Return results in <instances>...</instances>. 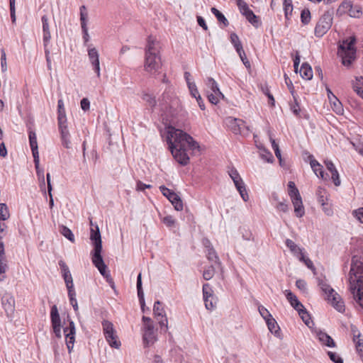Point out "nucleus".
Masks as SVG:
<instances>
[{"label":"nucleus","instance_id":"39","mask_svg":"<svg viewBox=\"0 0 363 363\" xmlns=\"http://www.w3.org/2000/svg\"><path fill=\"white\" fill-rule=\"evenodd\" d=\"M206 84L212 92L216 93V94H221V91L218 87V83L216 80L212 77H208L206 82Z\"/></svg>","mask_w":363,"mask_h":363},{"label":"nucleus","instance_id":"49","mask_svg":"<svg viewBox=\"0 0 363 363\" xmlns=\"http://www.w3.org/2000/svg\"><path fill=\"white\" fill-rule=\"evenodd\" d=\"M236 189H237L238 191L239 192L242 200L244 201H248L249 196H248L247 191L246 190V186H245V183H243V184H241L240 186H238V187H236Z\"/></svg>","mask_w":363,"mask_h":363},{"label":"nucleus","instance_id":"50","mask_svg":"<svg viewBox=\"0 0 363 363\" xmlns=\"http://www.w3.org/2000/svg\"><path fill=\"white\" fill-rule=\"evenodd\" d=\"M60 232L67 240L74 242V235L69 228L66 226H62Z\"/></svg>","mask_w":363,"mask_h":363},{"label":"nucleus","instance_id":"38","mask_svg":"<svg viewBox=\"0 0 363 363\" xmlns=\"http://www.w3.org/2000/svg\"><path fill=\"white\" fill-rule=\"evenodd\" d=\"M353 89L359 96L363 99V77H357L353 83Z\"/></svg>","mask_w":363,"mask_h":363},{"label":"nucleus","instance_id":"28","mask_svg":"<svg viewBox=\"0 0 363 363\" xmlns=\"http://www.w3.org/2000/svg\"><path fill=\"white\" fill-rule=\"evenodd\" d=\"M269 330L277 337L280 336V328L278 325L276 320L271 317L265 320Z\"/></svg>","mask_w":363,"mask_h":363},{"label":"nucleus","instance_id":"55","mask_svg":"<svg viewBox=\"0 0 363 363\" xmlns=\"http://www.w3.org/2000/svg\"><path fill=\"white\" fill-rule=\"evenodd\" d=\"M58 128L60 137L70 135L67 125V122H62V123H58Z\"/></svg>","mask_w":363,"mask_h":363},{"label":"nucleus","instance_id":"41","mask_svg":"<svg viewBox=\"0 0 363 363\" xmlns=\"http://www.w3.org/2000/svg\"><path fill=\"white\" fill-rule=\"evenodd\" d=\"M319 285L321 289L328 295V300L330 301L331 296H333L335 293H336L335 290L332 289L330 285L324 283L323 281L320 282Z\"/></svg>","mask_w":363,"mask_h":363},{"label":"nucleus","instance_id":"47","mask_svg":"<svg viewBox=\"0 0 363 363\" xmlns=\"http://www.w3.org/2000/svg\"><path fill=\"white\" fill-rule=\"evenodd\" d=\"M348 13L352 18H359L362 14V8L359 5L352 6Z\"/></svg>","mask_w":363,"mask_h":363},{"label":"nucleus","instance_id":"36","mask_svg":"<svg viewBox=\"0 0 363 363\" xmlns=\"http://www.w3.org/2000/svg\"><path fill=\"white\" fill-rule=\"evenodd\" d=\"M297 312L298 313V315H300L302 320L308 327L310 328L311 324H313L309 313L306 311L304 306L303 308L299 309Z\"/></svg>","mask_w":363,"mask_h":363},{"label":"nucleus","instance_id":"3","mask_svg":"<svg viewBox=\"0 0 363 363\" xmlns=\"http://www.w3.org/2000/svg\"><path fill=\"white\" fill-rule=\"evenodd\" d=\"M162 68L160 43L152 36H149L145 48L144 69L152 76H156Z\"/></svg>","mask_w":363,"mask_h":363},{"label":"nucleus","instance_id":"27","mask_svg":"<svg viewBox=\"0 0 363 363\" xmlns=\"http://www.w3.org/2000/svg\"><path fill=\"white\" fill-rule=\"evenodd\" d=\"M299 73L301 77L306 80H310L313 77V70L311 67L306 62L302 64L300 67Z\"/></svg>","mask_w":363,"mask_h":363},{"label":"nucleus","instance_id":"11","mask_svg":"<svg viewBox=\"0 0 363 363\" xmlns=\"http://www.w3.org/2000/svg\"><path fill=\"white\" fill-rule=\"evenodd\" d=\"M162 194L172 203L176 211H180L183 209V202L181 198L172 190L162 185L160 186Z\"/></svg>","mask_w":363,"mask_h":363},{"label":"nucleus","instance_id":"20","mask_svg":"<svg viewBox=\"0 0 363 363\" xmlns=\"http://www.w3.org/2000/svg\"><path fill=\"white\" fill-rule=\"evenodd\" d=\"M42 27H43V47H48L51 35L50 31V26L48 23V18L46 15L41 17Z\"/></svg>","mask_w":363,"mask_h":363},{"label":"nucleus","instance_id":"13","mask_svg":"<svg viewBox=\"0 0 363 363\" xmlns=\"http://www.w3.org/2000/svg\"><path fill=\"white\" fill-rule=\"evenodd\" d=\"M65 335V342L68 352L70 354L72 351L75 340V325L72 320L69 321V325L64 328Z\"/></svg>","mask_w":363,"mask_h":363},{"label":"nucleus","instance_id":"21","mask_svg":"<svg viewBox=\"0 0 363 363\" xmlns=\"http://www.w3.org/2000/svg\"><path fill=\"white\" fill-rule=\"evenodd\" d=\"M285 296L291 306L298 311L299 309L303 308V305L298 301L297 296L293 294L290 290H285Z\"/></svg>","mask_w":363,"mask_h":363},{"label":"nucleus","instance_id":"35","mask_svg":"<svg viewBox=\"0 0 363 363\" xmlns=\"http://www.w3.org/2000/svg\"><path fill=\"white\" fill-rule=\"evenodd\" d=\"M316 196L318 201L321 204L322 206L327 205L328 196L327 191L324 188L318 187L316 191Z\"/></svg>","mask_w":363,"mask_h":363},{"label":"nucleus","instance_id":"52","mask_svg":"<svg viewBox=\"0 0 363 363\" xmlns=\"http://www.w3.org/2000/svg\"><path fill=\"white\" fill-rule=\"evenodd\" d=\"M214 268L213 266L208 267L207 269H206L203 272V277L205 280H210L212 279V277L214 275Z\"/></svg>","mask_w":363,"mask_h":363},{"label":"nucleus","instance_id":"61","mask_svg":"<svg viewBox=\"0 0 363 363\" xmlns=\"http://www.w3.org/2000/svg\"><path fill=\"white\" fill-rule=\"evenodd\" d=\"M290 108H291V111H292V113L296 116L300 117L301 108H300L298 103L297 102V101L296 99H295L294 104H291Z\"/></svg>","mask_w":363,"mask_h":363},{"label":"nucleus","instance_id":"14","mask_svg":"<svg viewBox=\"0 0 363 363\" xmlns=\"http://www.w3.org/2000/svg\"><path fill=\"white\" fill-rule=\"evenodd\" d=\"M50 320L55 336L58 338L61 337V320L56 305H53L51 307Z\"/></svg>","mask_w":363,"mask_h":363},{"label":"nucleus","instance_id":"48","mask_svg":"<svg viewBox=\"0 0 363 363\" xmlns=\"http://www.w3.org/2000/svg\"><path fill=\"white\" fill-rule=\"evenodd\" d=\"M274 207L278 211L283 213H288L289 211V205L286 203L284 200L282 201H278Z\"/></svg>","mask_w":363,"mask_h":363},{"label":"nucleus","instance_id":"62","mask_svg":"<svg viewBox=\"0 0 363 363\" xmlns=\"http://www.w3.org/2000/svg\"><path fill=\"white\" fill-rule=\"evenodd\" d=\"M162 222L167 227H173L175 224V220L172 216H167L164 217Z\"/></svg>","mask_w":363,"mask_h":363},{"label":"nucleus","instance_id":"53","mask_svg":"<svg viewBox=\"0 0 363 363\" xmlns=\"http://www.w3.org/2000/svg\"><path fill=\"white\" fill-rule=\"evenodd\" d=\"M298 257L300 261L304 262L308 269H314L313 262L308 257H306L303 252L301 253Z\"/></svg>","mask_w":363,"mask_h":363},{"label":"nucleus","instance_id":"57","mask_svg":"<svg viewBox=\"0 0 363 363\" xmlns=\"http://www.w3.org/2000/svg\"><path fill=\"white\" fill-rule=\"evenodd\" d=\"M328 354L330 360L334 363H343V359L337 353L329 351Z\"/></svg>","mask_w":363,"mask_h":363},{"label":"nucleus","instance_id":"46","mask_svg":"<svg viewBox=\"0 0 363 363\" xmlns=\"http://www.w3.org/2000/svg\"><path fill=\"white\" fill-rule=\"evenodd\" d=\"M9 218V212L5 203H0V220H6Z\"/></svg>","mask_w":363,"mask_h":363},{"label":"nucleus","instance_id":"8","mask_svg":"<svg viewBox=\"0 0 363 363\" xmlns=\"http://www.w3.org/2000/svg\"><path fill=\"white\" fill-rule=\"evenodd\" d=\"M239 11L242 16L255 28H259L262 23L259 16L249 8L248 5L243 0H236Z\"/></svg>","mask_w":363,"mask_h":363},{"label":"nucleus","instance_id":"59","mask_svg":"<svg viewBox=\"0 0 363 363\" xmlns=\"http://www.w3.org/2000/svg\"><path fill=\"white\" fill-rule=\"evenodd\" d=\"M331 179L336 186H339L340 185L341 181L340 179L339 173L337 169L331 172Z\"/></svg>","mask_w":363,"mask_h":363},{"label":"nucleus","instance_id":"9","mask_svg":"<svg viewBox=\"0 0 363 363\" xmlns=\"http://www.w3.org/2000/svg\"><path fill=\"white\" fill-rule=\"evenodd\" d=\"M153 313L155 318L157 320L160 330L166 332L168 329V320L166 316L162 303L160 301H156L153 306Z\"/></svg>","mask_w":363,"mask_h":363},{"label":"nucleus","instance_id":"60","mask_svg":"<svg viewBox=\"0 0 363 363\" xmlns=\"http://www.w3.org/2000/svg\"><path fill=\"white\" fill-rule=\"evenodd\" d=\"M172 93L170 89H166L162 96V101L163 104H168L169 101L171 100Z\"/></svg>","mask_w":363,"mask_h":363},{"label":"nucleus","instance_id":"45","mask_svg":"<svg viewBox=\"0 0 363 363\" xmlns=\"http://www.w3.org/2000/svg\"><path fill=\"white\" fill-rule=\"evenodd\" d=\"M311 18V12L308 9H305L302 10L301 13V23L304 25H307L309 23Z\"/></svg>","mask_w":363,"mask_h":363},{"label":"nucleus","instance_id":"17","mask_svg":"<svg viewBox=\"0 0 363 363\" xmlns=\"http://www.w3.org/2000/svg\"><path fill=\"white\" fill-rule=\"evenodd\" d=\"M1 304L7 315H11L15 310V299L10 294H4L1 297Z\"/></svg>","mask_w":363,"mask_h":363},{"label":"nucleus","instance_id":"4","mask_svg":"<svg viewBox=\"0 0 363 363\" xmlns=\"http://www.w3.org/2000/svg\"><path fill=\"white\" fill-rule=\"evenodd\" d=\"M355 43L356 38L352 35L343 40L338 47L337 54L342 58V63L345 66H350L356 58Z\"/></svg>","mask_w":363,"mask_h":363},{"label":"nucleus","instance_id":"42","mask_svg":"<svg viewBox=\"0 0 363 363\" xmlns=\"http://www.w3.org/2000/svg\"><path fill=\"white\" fill-rule=\"evenodd\" d=\"M68 297L69 299V303L72 306L74 311L77 313L79 310L77 301L76 298V293L74 290H69L68 291Z\"/></svg>","mask_w":363,"mask_h":363},{"label":"nucleus","instance_id":"54","mask_svg":"<svg viewBox=\"0 0 363 363\" xmlns=\"http://www.w3.org/2000/svg\"><path fill=\"white\" fill-rule=\"evenodd\" d=\"M258 311L261 316L264 319V320H267V319L272 317V314L269 312V311L263 306H259L258 307Z\"/></svg>","mask_w":363,"mask_h":363},{"label":"nucleus","instance_id":"33","mask_svg":"<svg viewBox=\"0 0 363 363\" xmlns=\"http://www.w3.org/2000/svg\"><path fill=\"white\" fill-rule=\"evenodd\" d=\"M257 147L260 150L259 155H260V157L263 160H264L269 163H272L274 161V157H273L272 154L267 149H266L262 145H257Z\"/></svg>","mask_w":363,"mask_h":363},{"label":"nucleus","instance_id":"44","mask_svg":"<svg viewBox=\"0 0 363 363\" xmlns=\"http://www.w3.org/2000/svg\"><path fill=\"white\" fill-rule=\"evenodd\" d=\"M142 99L152 108H154L157 104L155 97L148 93H144Z\"/></svg>","mask_w":363,"mask_h":363},{"label":"nucleus","instance_id":"22","mask_svg":"<svg viewBox=\"0 0 363 363\" xmlns=\"http://www.w3.org/2000/svg\"><path fill=\"white\" fill-rule=\"evenodd\" d=\"M291 202L294 208L295 216L297 218H302L305 215V208L301 197L293 198V199H291Z\"/></svg>","mask_w":363,"mask_h":363},{"label":"nucleus","instance_id":"29","mask_svg":"<svg viewBox=\"0 0 363 363\" xmlns=\"http://www.w3.org/2000/svg\"><path fill=\"white\" fill-rule=\"evenodd\" d=\"M228 125L233 133L238 134L240 133V126L242 125V120L235 118H229L228 120Z\"/></svg>","mask_w":363,"mask_h":363},{"label":"nucleus","instance_id":"16","mask_svg":"<svg viewBox=\"0 0 363 363\" xmlns=\"http://www.w3.org/2000/svg\"><path fill=\"white\" fill-rule=\"evenodd\" d=\"M58 264L62 271V275L66 284L67 291L74 290L72 277L69 267L63 260H60Z\"/></svg>","mask_w":363,"mask_h":363},{"label":"nucleus","instance_id":"37","mask_svg":"<svg viewBox=\"0 0 363 363\" xmlns=\"http://www.w3.org/2000/svg\"><path fill=\"white\" fill-rule=\"evenodd\" d=\"M8 269V264L6 255H0V281H3L6 276L4 274Z\"/></svg>","mask_w":363,"mask_h":363},{"label":"nucleus","instance_id":"32","mask_svg":"<svg viewBox=\"0 0 363 363\" xmlns=\"http://www.w3.org/2000/svg\"><path fill=\"white\" fill-rule=\"evenodd\" d=\"M283 9L284 12V17L286 21L291 19L292 11H293V4L292 0H284L283 1Z\"/></svg>","mask_w":363,"mask_h":363},{"label":"nucleus","instance_id":"5","mask_svg":"<svg viewBox=\"0 0 363 363\" xmlns=\"http://www.w3.org/2000/svg\"><path fill=\"white\" fill-rule=\"evenodd\" d=\"M90 240L93 245V250L91 252L92 263H102V240L99 226L96 224L94 225L92 220H90Z\"/></svg>","mask_w":363,"mask_h":363},{"label":"nucleus","instance_id":"31","mask_svg":"<svg viewBox=\"0 0 363 363\" xmlns=\"http://www.w3.org/2000/svg\"><path fill=\"white\" fill-rule=\"evenodd\" d=\"M57 121L58 123H62V122H67L65 109L64 108V103L62 99H59L57 101Z\"/></svg>","mask_w":363,"mask_h":363},{"label":"nucleus","instance_id":"12","mask_svg":"<svg viewBox=\"0 0 363 363\" xmlns=\"http://www.w3.org/2000/svg\"><path fill=\"white\" fill-rule=\"evenodd\" d=\"M303 155H307V161L309 162L311 167L315 174L323 180H327L328 174H325L323 166L314 158L313 155L308 151H304Z\"/></svg>","mask_w":363,"mask_h":363},{"label":"nucleus","instance_id":"18","mask_svg":"<svg viewBox=\"0 0 363 363\" xmlns=\"http://www.w3.org/2000/svg\"><path fill=\"white\" fill-rule=\"evenodd\" d=\"M95 267L97 268V269L99 271L100 274L106 279V281L109 284L110 286L115 289V284L113 281V279H112L110 272L107 271V266L104 263V259H102V263H97V262H95V263H93Z\"/></svg>","mask_w":363,"mask_h":363},{"label":"nucleus","instance_id":"10","mask_svg":"<svg viewBox=\"0 0 363 363\" xmlns=\"http://www.w3.org/2000/svg\"><path fill=\"white\" fill-rule=\"evenodd\" d=\"M80 11V23L82 31V38L84 41V45L89 48V46L93 47L91 44H89L90 36L88 33V12L86 10V7L84 5H82L79 7Z\"/></svg>","mask_w":363,"mask_h":363},{"label":"nucleus","instance_id":"58","mask_svg":"<svg viewBox=\"0 0 363 363\" xmlns=\"http://www.w3.org/2000/svg\"><path fill=\"white\" fill-rule=\"evenodd\" d=\"M188 88L192 97L195 98L198 95H200L197 86L194 82L189 83Z\"/></svg>","mask_w":363,"mask_h":363},{"label":"nucleus","instance_id":"15","mask_svg":"<svg viewBox=\"0 0 363 363\" xmlns=\"http://www.w3.org/2000/svg\"><path fill=\"white\" fill-rule=\"evenodd\" d=\"M89 60L93 67L94 72L96 76L99 78L101 76L100 73V64H99V55L96 49L94 47L89 46L87 48Z\"/></svg>","mask_w":363,"mask_h":363},{"label":"nucleus","instance_id":"2","mask_svg":"<svg viewBox=\"0 0 363 363\" xmlns=\"http://www.w3.org/2000/svg\"><path fill=\"white\" fill-rule=\"evenodd\" d=\"M349 289L357 303L363 309V262L353 256L349 274Z\"/></svg>","mask_w":363,"mask_h":363},{"label":"nucleus","instance_id":"6","mask_svg":"<svg viewBox=\"0 0 363 363\" xmlns=\"http://www.w3.org/2000/svg\"><path fill=\"white\" fill-rule=\"evenodd\" d=\"M333 10H328L320 16L314 30L317 38L323 37L330 30L333 24Z\"/></svg>","mask_w":363,"mask_h":363},{"label":"nucleus","instance_id":"24","mask_svg":"<svg viewBox=\"0 0 363 363\" xmlns=\"http://www.w3.org/2000/svg\"><path fill=\"white\" fill-rule=\"evenodd\" d=\"M143 341L145 347L152 345L157 341L155 331H143Z\"/></svg>","mask_w":363,"mask_h":363},{"label":"nucleus","instance_id":"26","mask_svg":"<svg viewBox=\"0 0 363 363\" xmlns=\"http://www.w3.org/2000/svg\"><path fill=\"white\" fill-rule=\"evenodd\" d=\"M318 340L322 344L329 347H334L335 346V341L333 339L328 335L326 333L323 331H318L317 333Z\"/></svg>","mask_w":363,"mask_h":363},{"label":"nucleus","instance_id":"56","mask_svg":"<svg viewBox=\"0 0 363 363\" xmlns=\"http://www.w3.org/2000/svg\"><path fill=\"white\" fill-rule=\"evenodd\" d=\"M33 157V162L35 164V167H37L40 165V160H39V152H38V147L30 148Z\"/></svg>","mask_w":363,"mask_h":363},{"label":"nucleus","instance_id":"19","mask_svg":"<svg viewBox=\"0 0 363 363\" xmlns=\"http://www.w3.org/2000/svg\"><path fill=\"white\" fill-rule=\"evenodd\" d=\"M203 298L205 303V307L207 310H213L212 302H208V298L214 297L213 291L211 285L208 283L203 284L202 287Z\"/></svg>","mask_w":363,"mask_h":363},{"label":"nucleus","instance_id":"43","mask_svg":"<svg viewBox=\"0 0 363 363\" xmlns=\"http://www.w3.org/2000/svg\"><path fill=\"white\" fill-rule=\"evenodd\" d=\"M28 138L30 148L38 147L36 134L30 128L28 129Z\"/></svg>","mask_w":363,"mask_h":363},{"label":"nucleus","instance_id":"25","mask_svg":"<svg viewBox=\"0 0 363 363\" xmlns=\"http://www.w3.org/2000/svg\"><path fill=\"white\" fill-rule=\"evenodd\" d=\"M332 306L340 313H343L345 310V306L343 301L337 293L331 296L330 301Z\"/></svg>","mask_w":363,"mask_h":363},{"label":"nucleus","instance_id":"1","mask_svg":"<svg viewBox=\"0 0 363 363\" xmlns=\"http://www.w3.org/2000/svg\"><path fill=\"white\" fill-rule=\"evenodd\" d=\"M162 136L167 143L175 160L182 166H186L189 162L187 148L191 150L200 148L199 143L190 135L172 126L167 127Z\"/></svg>","mask_w":363,"mask_h":363},{"label":"nucleus","instance_id":"23","mask_svg":"<svg viewBox=\"0 0 363 363\" xmlns=\"http://www.w3.org/2000/svg\"><path fill=\"white\" fill-rule=\"evenodd\" d=\"M142 276L141 273H139L137 277V283H136V287L138 291V296L139 299V302L141 306V310L143 312H145V298H144V293L143 290L142 286Z\"/></svg>","mask_w":363,"mask_h":363},{"label":"nucleus","instance_id":"30","mask_svg":"<svg viewBox=\"0 0 363 363\" xmlns=\"http://www.w3.org/2000/svg\"><path fill=\"white\" fill-rule=\"evenodd\" d=\"M207 242L208 245H206V247L208 248V252H207V258L209 261L213 262L215 264H217L218 265L220 264L219 257L213 249V247L211 245V243L208 240H207Z\"/></svg>","mask_w":363,"mask_h":363},{"label":"nucleus","instance_id":"51","mask_svg":"<svg viewBox=\"0 0 363 363\" xmlns=\"http://www.w3.org/2000/svg\"><path fill=\"white\" fill-rule=\"evenodd\" d=\"M208 101L213 104H217L218 102H219V100L220 98H223L224 96L223 94L221 93V94H216V93L214 92H211V94H208Z\"/></svg>","mask_w":363,"mask_h":363},{"label":"nucleus","instance_id":"34","mask_svg":"<svg viewBox=\"0 0 363 363\" xmlns=\"http://www.w3.org/2000/svg\"><path fill=\"white\" fill-rule=\"evenodd\" d=\"M286 246L290 250V251L296 256L298 257L303 253V249L300 248L293 240L291 239H286L285 241Z\"/></svg>","mask_w":363,"mask_h":363},{"label":"nucleus","instance_id":"7","mask_svg":"<svg viewBox=\"0 0 363 363\" xmlns=\"http://www.w3.org/2000/svg\"><path fill=\"white\" fill-rule=\"evenodd\" d=\"M101 324L105 339L108 345L113 348L118 349L121 344L120 341L117 340V335L113 323L104 320Z\"/></svg>","mask_w":363,"mask_h":363},{"label":"nucleus","instance_id":"40","mask_svg":"<svg viewBox=\"0 0 363 363\" xmlns=\"http://www.w3.org/2000/svg\"><path fill=\"white\" fill-rule=\"evenodd\" d=\"M211 11L212 12V13L216 17L217 20L223 23V25L225 26H227L229 23H228V19L225 17V16L220 12L215 7H212L211 9Z\"/></svg>","mask_w":363,"mask_h":363},{"label":"nucleus","instance_id":"63","mask_svg":"<svg viewBox=\"0 0 363 363\" xmlns=\"http://www.w3.org/2000/svg\"><path fill=\"white\" fill-rule=\"evenodd\" d=\"M353 342L355 344L356 350L358 354H361V352H363V340L359 338H356L355 340H353Z\"/></svg>","mask_w":363,"mask_h":363},{"label":"nucleus","instance_id":"64","mask_svg":"<svg viewBox=\"0 0 363 363\" xmlns=\"http://www.w3.org/2000/svg\"><path fill=\"white\" fill-rule=\"evenodd\" d=\"M353 215L357 218V219L363 223V207L359 208L353 211Z\"/></svg>","mask_w":363,"mask_h":363}]
</instances>
